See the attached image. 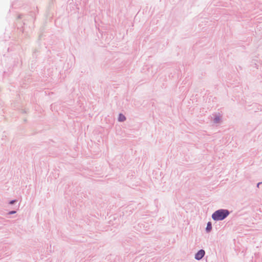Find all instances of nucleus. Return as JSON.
<instances>
[{
  "label": "nucleus",
  "instance_id": "f257e3e1",
  "mask_svg": "<svg viewBox=\"0 0 262 262\" xmlns=\"http://www.w3.org/2000/svg\"><path fill=\"white\" fill-rule=\"evenodd\" d=\"M229 214L228 210L226 209H220L215 211L212 215V217L214 220H223L226 218Z\"/></svg>",
  "mask_w": 262,
  "mask_h": 262
},
{
  "label": "nucleus",
  "instance_id": "f03ea898",
  "mask_svg": "<svg viewBox=\"0 0 262 262\" xmlns=\"http://www.w3.org/2000/svg\"><path fill=\"white\" fill-rule=\"evenodd\" d=\"M205 251L203 249L200 250L195 254L194 258L196 260H201L205 255Z\"/></svg>",
  "mask_w": 262,
  "mask_h": 262
},
{
  "label": "nucleus",
  "instance_id": "7ed1b4c3",
  "mask_svg": "<svg viewBox=\"0 0 262 262\" xmlns=\"http://www.w3.org/2000/svg\"><path fill=\"white\" fill-rule=\"evenodd\" d=\"M125 119H126V118L123 115H122V114L119 115V117H118V120L119 121H121V122L124 121Z\"/></svg>",
  "mask_w": 262,
  "mask_h": 262
},
{
  "label": "nucleus",
  "instance_id": "20e7f679",
  "mask_svg": "<svg viewBox=\"0 0 262 262\" xmlns=\"http://www.w3.org/2000/svg\"><path fill=\"white\" fill-rule=\"evenodd\" d=\"M212 226L210 222H208L206 229H211Z\"/></svg>",
  "mask_w": 262,
  "mask_h": 262
},
{
  "label": "nucleus",
  "instance_id": "39448f33",
  "mask_svg": "<svg viewBox=\"0 0 262 262\" xmlns=\"http://www.w3.org/2000/svg\"><path fill=\"white\" fill-rule=\"evenodd\" d=\"M14 202H15V201H11V202H10V203L11 204H13V203H14Z\"/></svg>",
  "mask_w": 262,
  "mask_h": 262
},
{
  "label": "nucleus",
  "instance_id": "423d86ee",
  "mask_svg": "<svg viewBox=\"0 0 262 262\" xmlns=\"http://www.w3.org/2000/svg\"><path fill=\"white\" fill-rule=\"evenodd\" d=\"M15 212V211H11L10 212V214H12V213H14Z\"/></svg>",
  "mask_w": 262,
  "mask_h": 262
}]
</instances>
